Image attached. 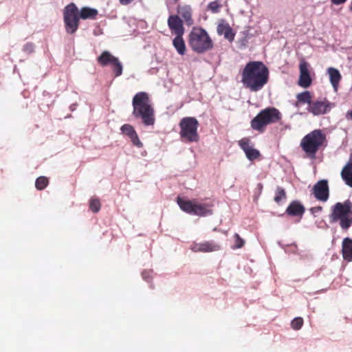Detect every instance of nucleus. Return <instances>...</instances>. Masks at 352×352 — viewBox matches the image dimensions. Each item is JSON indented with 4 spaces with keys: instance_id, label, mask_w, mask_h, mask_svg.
Masks as SVG:
<instances>
[{
    "instance_id": "f03ea898",
    "label": "nucleus",
    "mask_w": 352,
    "mask_h": 352,
    "mask_svg": "<svg viewBox=\"0 0 352 352\" xmlns=\"http://www.w3.org/2000/svg\"><path fill=\"white\" fill-rule=\"evenodd\" d=\"M133 115L137 118H141L146 126L153 125L155 123L154 109L151 106V100L146 92L136 94L132 102Z\"/></svg>"
},
{
    "instance_id": "0eeeda50",
    "label": "nucleus",
    "mask_w": 352,
    "mask_h": 352,
    "mask_svg": "<svg viewBox=\"0 0 352 352\" xmlns=\"http://www.w3.org/2000/svg\"><path fill=\"white\" fill-rule=\"evenodd\" d=\"M177 203L182 211L190 214L199 217L212 214V203H200L197 199L190 200L180 197L177 198Z\"/></svg>"
},
{
    "instance_id": "a878e982",
    "label": "nucleus",
    "mask_w": 352,
    "mask_h": 352,
    "mask_svg": "<svg viewBox=\"0 0 352 352\" xmlns=\"http://www.w3.org/2000/svg\"><path fill=\"white\" fill-rule=\"evenodd\" d=\"M112 70L116 77H118L122 74V65L119 59L116 58L111 63Z\"/></svg>"
},
{
    "instance_id": "473e14b6",
    "label": "nucleus",
    "mask_w": 352,
    "mask_h": 352,
    "mask_svg": "<svg viewBox=\"0 0 352 352\" xmlns=\"http://www.w3.org/2000/svg\"><path fill=\"white\" fill-rule=\"evenodd\" d=\"M129 138L131 139L133 145H135V146L138 148H142L143 146V144L140 140L139 137L136 132H135L131 136H130Z\"/></svg>"
},
{
    "instance_id": "39448f33",
    "label": "nucleus",
    "mask_w": 352,
    "mask_h": 352,
    "mask_svg": "<svg viewBox=\"0 0 352 352\" xmlns=\"http://www.w3.org/2000/svg\"><path fill=\"white\" fill-rule=\"evenodd\" d=\"M188 43L192 51L203 54L213 47V42L201 28H193L189 34Z\"/></svg>"
},
{
    "instance_id": "2f4dec72",
    "label": "nucleus",
    "mask_w": 352,
    "mask_h": 352,
    "mask_svg": "<svg viewBox=\"0 0 352 352\" xmlns=\"http://www.w3.org/2000/svg\"><path fill=\"white\" fill-rule=\"evenodd\" d=\"M234 238L235 239V243H234V245L232 247V248L233 249L241 248L245 244V241L242 238H241L240 236L239 235V234H237V233L234 234Z\"/></svg>"
},
{
    "instance_id": "2eb2a0df",
    "label": "nucleus",
    "mask_w": 352,
    "mask_h": 352,
    "mask_svg": "<svg viewBox=\"0 0 352 352\" xmlns=\"http://www.w3.org/2000/svg\"><path fill=\"white\" fill-rule=\"evenodd\" d=\"M239 145L240 148L244 151L246 157L249 160L253 161L258 159L261 156L260 151L252 147L250 140L249 138H242L239 141Z\"/></svg>"
},
{
    "instance_id": "f257e3e1",
    "label": "nucleus",
    "mask_w": 352,
    "mask_h": 352,
    "mask_svg": "<svg viewBox=\"0 0 352 352\" xmlns=\"http://www.w3.org/2000/svg\"><path fill=\"white\" fill-rule=\"evenodd\" d=\"M268 80V68L261 61L248 62L241 73V82L245 88L252 92L262 89Z\"/></svg>"
},
{
    "instance_id": "4c0bfd02",
    "label": "nucleus",
    "mask_w": 352,
    "mask_h": 352,
    "mask_svg": "<svg viewBox=\"0 0 352 352\" xmlns=\"http://www.w3.org/2000/svg\"><path fill=\"white\" fill-rule=\"evenodd\" d=\"M346 118L352 120V110L348 111L346 113Z\"/></svg>"
},
{
    "instance_id": "72a5a7b5",
    "label": "nucleus",
    "mask_w": 352,
    "mask_h": 352,
    "mask_svg": "<svg viewBox=\"0 0 352 352\" xmlns=\"http://www.w3.org/2000/svg\"><path fill=\"white\" fill-rule=\"evenodd\" d=\"M220 4L217 1H212L208 4V8L213 13H217L219 12L220 8Z\"/></svg>"
},
{
    "instance_id": "4be33fe9",
    "label": "nucleus",
    "mask_w": 352,
    "mask_h": 352,
    "mask_svg": "<svg viewBox=\"0 0 352 352\" xmlns=\"http://www.w3.org/2000/svg\"><path fill=\"white\" fill-rule=\"evenodd\" d=\"M116 57L113 56L109 52L104 51L100 56L97 58V61L102 67L111 65Z\"/></svg>"
},
{
    "instance_id": "ddd939ff",
    "label": "nucleus",
    "mask_w": 352,
    "mask_h": 352,
    "mask_svg": "<svg viewBox=\"0 0 352 352\" xmlns=\"http://www.w3.org/2000/svg\"><path fill=\"white\" fill-rule=\"evenodd\" d=\"M185 23L182 19L176 14L170 15L167 20V24L172 34L175 36L184 35L185 29L184 27Z\"/></svg>"
},
{
    "instance_id": "f704fd0d",
    "label": "nucleus",
    "mask_w": 352,
    "mask_h": 352,
    "mask_svg": "<svg viewBox=\"0 0 352 352\" xmlns=\"http://www.w3.org/2000/svg\"><path fill=\"white\" fill-rule=\"evenodd\" d=\"M23 50L28 53H32L34 51V45L32 43H26L23 47Z\"/></svg>"
},
{
    "instance_id": "1a4fd4ad",
    "label": "nucleus",
    "mask_w": 352,
    "mask_h": 352,
    "mask_svg": "<svg viewBox=\"0 0 352 352\" xmlns=\"http://www.w3.org/2000/svg\"><path fill=\"white\" fill-rule=\"evenodd\" d=\"M79 10L74 3L66 6L63 10V21L67 33L73 34L78 29L80 25Z\"/></svg>"
},
{
    "instance_id": "c9c22d12",
    "label": "nucleus",
    "mask_w": 352,
    "mask_h": 352,
    "mask_svg": "<svg viewBox=\"0 0 352 352\" xmlns=\"http://www.w3.org/2000/svg\"><path fill=\"white\" fill-rule=\"evenodd\" d=\"M322 210V206H316L313 207L310 209V211L312 214L318 213Z\"/></svg>"
},
{
    "instance_id": "7ed1b4c3",
    "label": "nucleus",
    "mask_w": 352,
    "mask_h": 352,
    "mask_svg": "<svg viewBox=\"0 0 352 352\" xmlns=\"http://www.w3.org/2000/svg\"><path fill=\"white\" fill-rule=\"evenodd\" d=\"M327 136L320 129H315L302 138L300 147L307 156L315 159L317 152L326 147Z\"/></svg>"
},
{
    "instance_id": "6e6552de",
    "label": "nucleus",
    "mask_w": 352,
    "mask_h": 352,
    "mask_svg": "<svg viewBox=\"0 0 352 352\" xmlns=\"http://www.w3.org/2000/svg\"><path fill=\"white\" fill-rule=\"evenodd\" d=\"M180 138L187 142H196L199 141V136L197 132L199 122L194 117H185L179 122Z\"/></svg>"
},
{
    "instance_id": "20e7f679",
    "label": "nucleus",
    "mask_w": 352,
    "mask_h": 352,
    "mask_svg": "<svg viewBox=\"0 0 352 352\" xmlns=\"http://www.w3.org/2000/svg\"><path fill=\"white\" fill-rule=\"evenodd\" d=\"M329 219L332 223L340 221L342 229H349L352 226V202L346 199L342 203H336L331 208Z\"/></svg>"
},
{
    "instance_id": "7c9ffc66",
    "label": "nucleus",
    "mask_w": 352,
    "mask_h": 352,
    "mask_svg": "<svg viewBox=\"0 0 352 352\" xmlns=\"http://www.w3.org/2000/svg\"><path fill=\"white\" fill-rule=\"evenodd\" d=\"M121 131L124 134L129 137L131 136L135 132H136L131 125L126 124L122 126Z\"/></svg>"
},
{
    "instance_id": "4468645a",
    "label": "nucleus",
    "mask_w": 352,
    "mask_h": 352,
    "mask_svg": "<svg viewBox=\"0 0 352 352\" xmlns=\"http://www.w3.org/2000/svg\"><path fill=\"white\" fill-rule=\"evenodd\" d=\"M190 249L193 252L206 253L219 251L221 249V246L212 241H208L202 243H192Z\"/></svg>"
},
{
    "instance_id": "b1692460",
    "label": "nucleus",
    "mask_w": 352,
    "mask_h": 352,
    "mask_svg": "<svg viewBox=\"0 0 352 352\" xmlns=\"http://www.w3.org/2000/svg\"><path fill=\"white\" fill-rule=\"evenodd\" d=\"M341 176L346 184L352 187V166L346 164L342 170Z\"/></svg>"
},
{
    "instance_id": "393cba45",
    "label": "nucleus",
    "mask_w": 352,
    "mask_h": 352,
    "mask_svg": "<svg viewBox=\"0 0 352 352\" xmlns=\"http://www.w3.org/2000/svg\"><path fill=\"white\" fill-rule=\"evenodd\" d=\"M79 15L82 19H94L98 15V10L89 7H83L79 11Z\"/></svg>"
},
{
    "instance_id": "aec40b11",
    "label": "nucleus",
    "mask_w": 352,
    "mask_h": 352,
    "mask_svg": "<svg viewBox=\"0 0 352 352\" xmlns=\"http://www.w3.org/2000/svg\"><path fill=\"white\" fill-rule=\"evenodd\" d=\"M329 76L330 82L335 90H337L339 82L342 78L340 72L333 67H329L327 69Z\"/></svg>"
},
{
    "instance_id": "9b49d317",
    "label": "nucleus",
    "mask_w": 352,
    "mask_h": 352,
    "mask_svg": "<svg viewBox=\"0 0 352 352\" xmlns=\"http://www.w3.org/2000/svg\"><path fill=\"white\" fill-rule=\"evenodd\" d=\"M312 194L314 197L322 202H325L329 197V187L327 179H321L317 182L312 188Z\"/></svg>"
},
{
    "instance_id": "423d86ee",
    "label": "nucleus",
    "mask_w": 352,
    "mask_h": 352,
    "mask_svg": "<svg viewBox=\"0 0 352 352\" xmlns=\"http://www.w3.org/2000/svg\"><path fill=\"white\" fill-rule=\"evenodd\" d=\"M282 114L275 107H267L261 110L251 121V127L259 132H263L267 125L279 122Z\"/></svg>"
},
{
    "instance_id": "e433bc0d",
    "label": "nucleus",
    "mask_w": 352,
    "mask_h": 352,
    "mask_svg": "<svg viewBox=\"0 0 352 352\" xmlns=\"http://www.w3.org/2000/svg\"><path fill=\"white\" fill-rule=\"evenodd\" d=\"M332 3L335 5H340L346 1V0H331Z\"/></svg>"
},
{
    "instance_id": "c85d7f7f",
    "label": "nucleus",
    "mask_w": 352,
    "mask_h": 352,
    "mask_svg": "<svg viewBox=\"0 0 352 352\" xmlns=\"http://www.w3.org/2000/svg\"><path fill=\"white\" fill-rule=\"evenodd\" d=\"M285 199H286L285 190L283 188L278 186L275 192L274 201L278 204Z\"/></svg>"
},
{
    "instance_id": "cd10ccee",
    "label": "nucleus",
    "mask_w": 352,
    "mask_h": 352,
    "mask_svg": "<svg viewBox=\"0 0 352 352\" xmlns=\"http://www.w3.org/2000/svg\"><path fill=\"white\" fill-rule=\"evenodd\" d=\"M49 184V180L46 177L41 176L38 177L35 182L36 188L39 190L45 189Z\"/></svg>"
},
{
    "instance_id": "f8f14e48",
    "label": "nucleus",
    "mask_w": 352,
    "mask_h": 352,
    "mask_svg": "<svg viewBox=\"0 0 352 352\" xmlns=\"http://www.w3.org/2000/svg\"><path fill=\"white\" fill-rule=\"evenodd\" d=\"M309 63L305 61L304 59L300 60L299 65L300 76L298 84L299 86L303 88L309 87L312 82V80L309 71Z\"/></svg>"
},
{
    "instance_id": "bb28decb",
    "label": "nucleus",
    "mask_w": 352,
    "mask_h": 352,
    "mask_svg": "<svg viewBox=\"0 0 352 352\" xmlns=\"http://www.w3.org/2000/svg\"><path fill=\"white\" fill-rule=\"evenodd\" d=\"M101 208L100 199L97 197H93L89 200V208L93 212H98Z\"/></svg>"
},
{
    "instance_id": "412c9836",
    "label": "nucleus",
    "mask_w": 352,
    "mask_h": 352,
    "mask_svg": "<svg viewBox=\"0 0 352 352\" xmlns=\"http://www.w3.org/2000/svg\"><path fill=\"white\" fill-rule=\"evenodd\" d=\"M296 102L295 103L296 107H298L302 104H307L308 106L312 102V96L309 91H305L299 93L296 95Z\"/></svg>"
},
{
    "instance_id": "c756f323",
    "label": "nucleus",
    "mask_w": 352,
    "mask_h": 352,
    "mask_svg": "<svg viewBox=\"0 0 352 352\" xmlns=\"http://www.w3.org/2000/svg\"><path fill=\"white\" fill-rule=\"evenodd\" d=\"M303 319L301 317L295 318L291 322V327L294 330H299L303 325Z\"/></svg>"
},
{
    "instance_id": "dca6fc26",
    "label": "nucleus",
    "mask_w": 352,
    "mask_h": 352,
    "mask_svg": "<svg viewBox=\"0 0 352 352\" xmlns=\"http://www.w3.org/2000/svg\"><path fill=\"white\" fill-rule=\"evenodd\" d=\"M177 14L185 24L190 27L194 24L192 9L189 5H179L177 8Z\"/></svg>"
},
{
    "instance_id": "a211bd4d",
    "label": "nucleus",
    "mask_w": 352,
    "mask_h": 352,
    "mask_svg": "<svg viewBox=\"0 0 352 352\" xmlns=\"http://www.w3.org/2000/svg\"><path fill=\"white\" fill-rule=\"evenodd\" d=\"M342 252L343 258L348 261H352V239L345 238L342 241Z\"/></svg>"
},
{
    "instance_id": "58836bf2",
    "label": "nucleus",
    "mask_w": 352,
    "mask_h": 352,
    "mask_svg": "<svg viewBox=\"0 0 352 352\" xmlns=\"http://www.w3.org/2000/svg\"><path fill=\"white\" fill-rule=\"evenodd\" d=\"M348 164L352 166V153L350 155L349 160L348 162Z\"/></svg>"
},
{
    "instance_id": "9d476101",
    "label": "nucleus",
    "mask_w": 352,
    "mask_h": 352,
    "mask_svg": "<svg viewBox=\"0 0 352 352\" xmlns=\"http://www.w3.org/2000/svg\"><path fill=\"white\" fill-rule=\"evenodd\" d=\"M335 107V104L327 98L312 101L307 107V111L314 116L324 115L329 113Z\"/></svg>"
},
{
    "instance_id": "f3484780",
    "label": "nucleus",
    "mask_w": 352,
    "mask_h": 352,
    "mask_svg": "<svg viewBox=\"0 0 352 352\" xmlns=\"http://www.w3.org/2000/svg\"><path fill=\"white\" fill-rule=\"evenodd\" d=\"M305 208L298 201H292L286 209V213L292 217H302Z\"/></svg>"
},
{
    "instance_id": "5701e85b",
    "label": "nucleus",
    "mask_w": 352,
    "mask_h": 352,
    "mask_svg": "<svg viewBox=\"0 0 352 352\" xmlns=\"http://www.w3.org/2000/svg\"><path fill=\"white\" fill-rule=\"evenodd\" d=\"M183 36L184 35L175 36V37L173 40V46L180 55H184L186 51V47L184 40L183 38Z\"/></svg>"
},
{
    "instance_id": "ea45409f",
    "label": "nucleus",
    "mask_w": 352,
    "mask_h": 352,
    "mask_svg": "<svg viewBox=\"0 0 352 352\" xmlns=\"http://www.w3.org/2000/svg\"><path fill=\"white\" fill-rule=\"evenodd\" d=\"M349 10H350L351 12H352V0H351V5H350V6H349Z\"/></svg>"
},
{
    "instance_id": "6ab92c4d",
    "label": "nucleus",
    "mask_w": 352,
    "mask_h": 352,
    "mask_svg": "<svg viewBox=\"0 0 352 352\" xmlns=\"http://www.w3.org/2000/svg\"><path fill=\"white\" fill-rule=\"evenodd\" d=\"M217 32L219 35H223L229 41H232L234 38L235 34L228 23H219L217 26Z\"/></svg>"
}]
</instances>
